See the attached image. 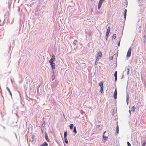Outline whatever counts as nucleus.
I'll list each match as a JSON object with an SVG mask.
<instances>
[{
    "label": "nucleus",
    "mask_w": 146,
    "mask_h": 146,
    "mask_svg": "<svg viewBox=\"0 0 146 146\" xmlns=\"http://www.w3.org/2000/svg\"><path fill=\"white\" fill-rule=\"evenodd\" d=\"M102 54L101 52H100L98 53L97 56L96 57V61H98L99 59H100L102 56Z\"/></svg>",
    "instance_id": "f257e3e1"
},
{
    "label": "nucleus",
    "mask_w": 146,
    "mask_h": 146,
    "mask_svg": "<svg viewBox=\"0 0 146 146\" xmlns=\"http://www.w3.org/2000/svg\"><path fill=\"white\" fill-rule=\"evenodd\" d=\"M110 26H109L107 29V32L106 33V39L108 37V35L110 31Z\"/></svg>",
    "instance_id": "f03ea898"
},
{
    "label": "nucleus",
    "mask_w": 146,
    "mask_h": 146,
    "mask_svg": "<svg viewBox=\"0 0 146 146\" xmlns=\"http://www.w3.org/2000/svg\"><path fill=\"white\" fill-rule=\"evenodd\" d=\"M98 85L100 87V91H102L103 90V82H100L99 83Z\"/></svg>",
    "instance_id": "7ed1b4c3"
},
{
    "label": "nucleus",
    "mask_w": 146,
    "mask_h": 146,
    "mask_svg": "<svg viewBox=\"0 0 146 146\" xmlns=\"http://www.w3.org/2000/svg\"><path fill=\"white\" fill-rule=\"evenodd\" d=\"M55 56L53 54H52V57L50 59L49 61V62H52L55 61Z\"/></svg>",
    "instance_id": "20e7f679"
},
{
    "label": "nucleus",
    "mask_w": 146,
    "mask_h": 146,
    "mask_svg": "<svg viewBox=\"0 0 146 146\" xmlns=\"http://www.w3.org/2000/svg\"><path fill=\"white\" fill-rule=\"evenodd\" d=\"M104 1L103 0H100L98 7V9H100V8L101 7L102 3Z\"/></svg>",
    "instance_id": "39448f33"
},
{
    "label": "nucleus",
    "mask_w": 146,
    "mask_h": 146,
    "mask_svg": "<svg viewBox=\"0 0 146 146\" xmlns=\"http://www.w3.org/2000/svg\"><path fill=\"white\" fill-rule=\"evenodd\" d=\"M49 63L52 67V69L53 70V69H55V64L53 62H49Z\"/></svg>",
    "instance_id": "423d86ee"
},
{
    "label": "nucleus",
    "mask_w": 146,
    "mask_h": 146,
    "mask_svg": "<svg viewBox=\"0 0 146 146\" xmlns=\"http://www.w3.org/2000/svg\"><path fill=\"white\" fill-rule=\"evenodd\" d=\"M131 48H129L128 50L127 54V57H129L131 56Z\"/></svg>",
    "instance_id": "0eeeda50"
},
{
    "label": "nucleus",
    "mask_w": 146,
    "mask_h": 146,
    "mask_svg": "<svg viewBox=\"0 0 146 146\" xmlns=\"http://www.w3.org/2000/svg\"><path fill=\"white\" fill-rule=\"evenodd\" d=\"M106 132V131H105L103 134V139L104 140H106L108 139V136L105 135V133Z\"/></svg>",
    "instance_id": "6e6552de"
},
{
    "label": "nucleus",
    "mask_w": 146,
    "mask_h": 146,
    "mask_svg": "<svg viewBox=\"0 0 146 146\" xmlns=\"http://www.w3.org/2000/svg\"><path fill=\"white\" fill-rule=\"evenodd\" d=\"M45 138L46 140L48 142H49V140L48 139V136L47 135V134L46 133H45Z\"/></svg>",
    "instance_id": "1a4fd4ad"
},
{
    "label": "nucleus",
    "mask_w": 146,
    "mask_h": 146,
    "mask_svg": "<svg viewBox=\"0 0 146 146\" xmlns=\"http://www.w3.org/2000/svg\"><path fill=\"white\" fill-rule=\"evenodd\" d=\"M117 71H116L114 74V76L115 77V81H116L117 80Z\"/></svg>",
    "instance_id": "9d476101"
},
{
    "label": "nucleus",
    "mask_w": 146,
    "mask_h": 146,
    "mask_svg": "<svg viewBox=\"0 0 146 146\" xmlns=\"http://www.w3.org/2000/svg\"><path fill=\"white\" fill-rule=\"evenodd\" d=\"M117 92H114L113 95V97L115 99H117Z\"/></svg>",
    "instance_id": "9b49d317"
},
{
    "label": "nucleus",
    "mask_w": 146,
    "mask_h": 146,
    "mask_svg": "<svg viewBox=\"0 0 146 146\" xmlns=\"http://www.w3.org/2000/svg\"><path fill=\"white\" fill-rule=\"evenodd\" d=\"M48 145V144L46 142H44L41 146H46Z\"/></svg>",
    "instance_id": "f8f14e48"
},
{
    "label": "nucleus",
    "mask_w": 146,
    "mask_h": 146,
    "mask_svg": "<svg viewBox=\"0 0 146 146\" xmlns=\"http://www.w3.org/2000/svg\"><path fill=\"white\" fill-rule=\"evenodd\" d=\"M135 107L134 106H133L132 107V108H131V111L134 112V111L135 110Z\"/></svg>",
    "instance_id": "ddd939ff"
},
{
    "label": "nucleus",
    "mask_w": 146,
    "mask_h": 146,
    "mask_svg": "<svg viewBox=\"0 0 146 146\" xmlns=\"http://www.w3.org/2000/svg\"><path fill=\"white\" fill-rule=\"evenodd\" d=\"M129 98V95L127 96V98H126V101H127V104L128 103Z\"/></svg>",
    "instance_id": "4468645a"
},
{
    "label": "nucleus",
    "mask_w": 146,
    "mask_h": 146,
    "mask_svg": "<svg viewBox=\"0 0 146 146\" xmlns=\"http://www.w3.org/2000/svg\"><path fill=\"white\" fill-rule=\"evenodd\" d=\"M116 35L115 34H114L112 37V39L113 38L114 39H115L116 38Z\"/></svg>",
    "instance_id": "2eb2a0df"
},
{
    "label": "nucleus",
    "mask_w": 146,
    "mask_h": 146,
    "mask_svg": "<svg viewBox=\"0 0 146 146\" xmlns=\"http://www.w3.org/2000/svg\"><path fill=\"white\" fill-rule=\"evenodd\" d=\"M53 73L54 74L52 76V80H54V79L55 78L54 75V71H53Z\"/></svg>",
    "instance_id": "dca6fc26"
},
{
    "label": "nucleus",
    "mask_w": 146,
    "mask_h": 146,
    "mask_svg": "<svg viewBox=\"0 0 146 146\" xmlns=\"http://www.w3.org/2000/svg\"><path fill=\"white\" fill-rule=\"evenodd\" d=\"M74 125L72 124H71L70 125V129H72Z\"/></svg>",
    "instance_id": "f3484780"
},
{
    "label": "nucleus",
    "mask_w": 146,
    "mask_h": 146,
    "mask_svg": "<svg viewBox=\"0 0 146 146\" xmlns=\"http://www.w3.org/2000/svg\"><path fill=\"white\" fill-rule=\"evenodd\" d=\"M67 131L65 132L64 133V138L67 137L66 136H67Z\"/></svg>",
    "instance_id": "a211bd4d"
},
{
    "label": "nucleus",
    "mask_w": 146,
    "mask_h": 146,
    "mask_svg": "<svg viewBox=\"0 0 146 146\" xmlns=\"http://www.w3.org/2000/svg\"><path fill=\"white\" fill-rule=\"evenodd\" d=\"M64 140H65V142L67 144L68 143V141L67 140V137L64 138Z\"/></svg>",
    "instance_id": "6ab92c4d"
},
{
    "label": "nucleus",
    "mask_w": 146,
    "mask_h": 146,
    "mask_svg": "<svg viewBox=\"0 0 146 146\" xmlns=\"http://www.w3.org/2000/svg\"><path fill=\"white\" fill-rule=\"evenodd\" d=\"M73 131L76 133H77V131L76 129V127L75 126L74 127V129L73 130Z\"/></svg>",
    "instance_id": "aec40b11"
},
{
    "label": "nucleus",
    "mask_w": 146,
    "mask_h": 146,
    "mask_svg": "<svg viewBox=\"0 0 146 146\" xmlns=\"http://www.w3.org/2000/svg\"><path fill=\"white\" fill-rule=\"evenodd\" d=\"M146 142L145 141H144L143 143L142 144V146H145L146 144Z\"/></svg>",
    "instance_id": "412c9836"
},
{
    "label": "nucleus",
    "mask_w": 146,
    "mask_h": 146,
    "mask_svg": "<svg viewBox=\"0 0 146 146\" xmlns=\"http://www.w3.org/2000/svg\"><path fill=\"white\" fill-rule=\"evenodd\" d=\"M124 18L125 19L126 16V13L124 12Z\"/></svg>",
    "instance_id": "4be33fe9"
},
{
    "label": "nucleus",
    "mask_w": 146,
    "mask_h": 146,
    "mask_svg": "<svg viewBox=\"0 0 146 146\" xmlns=\"http://www.w3.org/2000/svg\"><path fill=\"white\" fill-rule=\"evenodd\" d=\"M128 146H131V144L129 142H127Z\"/></svg>",
    "instance_id": "5701e85b"
},
{
    "label": "nucleus",
    "mask_w": 146,
    "mask_h": 146,
    "mask_svg": "<svg viewBox=\"0 0 146 146\" xmlns=\"http://www.w3.org/2000/svg\"><path fill=\"white\" fill-rule=\"evenodd\" d=\"M119 131V129H117L116 130V133L117 134L118 133Z\"/></svg>",
    "instance_id": "b1692460"
},
{
    "label": "nucleus",
    "mask_w": 146,
    "mask_h": 146,
    "mask_svg": "<svg viewBox=\"0 0 146 146\" xmlns=\"http://www.w3.org/2000/svg\"><path fill=\"white\" fill-rule=\"evenodd\" d=\"M116 128L117 129H119V126H118V125H117V126Z\"/></svg>",
    "instance_id": "393cba45"
},
{
    "label": "nucleus",
    "mask_w": 146,
    "mask_h": 146,
    "mask_svg": "<svg viewBox=\"0 0 146 146\" xmlns=\"http://www.w3.org/2000/svg\"><path fill=\"white\" fill-rule=\"evenodd\" d=\"M7 90L9 91H10L9 89L7 87Z\"/></svg>",
    "instance_id": "a878e982"
},
{
    "label": "nucleus",
    "mask_w": 146,
    "mask_h": 146,
    "mask_svg": "<svg viewBox=\"0 0 146 146\" xmlns=\"http://www.w3.org/2000/svg\"><path fill=\"white\" fill-rule=\"evenodd\" d=\"M127 10L126 9H125V11H124V12L125 13H127Z\"/></svg>",
    "instance_id": "bb28decb"
},
{
    "label": "nucleus",
    "mask_w": 146,
    "mask_h": 146,
    "mask_svg": "<svg viewBox=\"0 0 146 146\" xmlns=\"http://www.w3.org/2000/svg\"><path fill=\"white\" fill-rule=\"evenodd\" d=\"M98 61H96V60L95 63L96 65L97 64L96 63H98Z\"/></svg>",
    "instance_id": "cd10ccee"
},
{
    "label": "nucleus",
    "mask_w": 146,
    "mask_h": 146,
    "mask_svg": "<svg viewBox=\"0 0 146 146\" xmlns=\"http://www.w3.org/2000/svg\"><path fill=\"white\" fill-rule=\"evenodd\" d=\"M9 94H10V95H11V92H9Z\"/></svg>",
    "instance_id": "c85d7f7f"
},
{
    "label": "nucleus",
    "mask_w": 146,
    "mask_h": 146,
    "mask_svg": "<svg viewBox=\"0 0 146 146\" xmlns=\"http://www.w3.org/2000/svg\"><path fill=\"white\" fill-rule=\"evenodd\" d=\"M119 44H120V42H119L118 43V46H119Z\"/></svg>",
    "instance_id": "c756f323"
},
{
    "label": "nucleus",
    "mask_w": 146,
    "mask_h": 146,
    "mask_svg": "<svg viewBox=\"0 0 146 146\" xmlns=\"http://www.w3.org/2000/svg\"><path fill=\"white\" fill-rule=\"evenodd\" d=\"M131 111H130V110H129V113H131Z\"/></svg>",
    "instance_id": "7c9ffc66"
},
{
    "label": "nucleus",
    "mask_w": 146,
    "mask_h": 146,
    "mask_svg": "<svg viewBox=\"0 0 146 146\" xmlns=\"http://www.w3.org/2000/svg\"><path fill=\"white\" fill-rule=\"evenodd\" d=\"M115 91H116V89H115Z\"/></svg>",
    "instance_id": "2f4dec72"
},
{
    "label": "nucleus",
    "mask_w": 146,
    "mask_h": 146,
    "mask_svg": "<svg viewBox=\"0 0 146 146\" xmlns=\"http://www.w3.org/2000/svg\"><path fill=\"white\" fill-rule=\"evenodd\" d=\"M1 22V20H0V22Z\"/></svg>",
    "instance_id": "473e14b6"
}]
</instances>
